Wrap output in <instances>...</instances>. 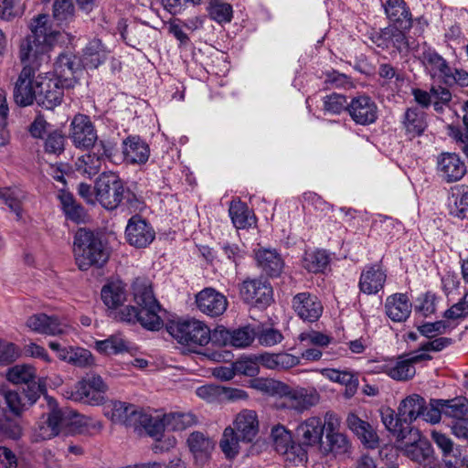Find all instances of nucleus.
<instances>
[{"instance_id": "obj_1", "label": "nucleus", "mask_w": 468, "mask_h": 468, "mask_svg": "<svg viewBox=\"0 0 468 468\" xmlns=\"http://www.w3.org/2000/svg\"><path fill=\"white\" fill-rule=\"evenodd\" d=\"M132 289L133 300L139 309L132 305L124 306L115 317L128 324L139 323L151 331L161 329L164 324L161 314L164 311L154 295L151 282L147 278L138 277L134 279Z\"/></svg>"}, {"instance_id": "obj_2", "label": "nucleus", "mask_w": 468, "mask_h": 468, "mask_svg": "<svg viewBox=\"0 0 468 468\" xmlns=\"http://www.w3.org/2000/svg\"><path fill=\"white\" fill-rule=\"evenodd\" d=\"M48 21L46 15H39L33 20L31 35L20 43L19 58L22 62L37 60L40 56L48 53L61 37L58 31L51 29Z\"/></svg>"}, {"instance_id": "obj_3", "label": "nucleus", "mask_w": 468, "mask_h": 468, "mask_svg": "<svg viewBox=\"0 0 468 468\" xmlns=\"http://www.w3.org/2000/svg\"><path fill=\"white\" fill-rule=\"evenodd\" d=\"M73 254L75 262L81 271H87L91 267L101 268L110 257V251L101 239L86 229H80L76 232Z\"/></svg>"}, {"instance_id": "obj_4", "label": "nucleus", "mask_w": 468, "mask_h": 468, "mask_svg": "<svg viewBox=\"0 0 468 468\" xmlns=\"http://www.w3.org/2000/svg\"><path fill=\"white\" fill-rule=\"evenodd\" d=\"M103 414L114 424L123 425L134 431L147 433L151 415L138 406L121 400H111L104 404Z\"/></svg>"}, {"instance_id": "obj_5", "label": "nucleus", "mask_w": 468, "mask_h": 468, "mask_svg": "<svg viewBox=\"0 0 468 468\" xmlns=\"http://www.w3.org/2000/svg\"><path fill=\"white\" fill-rule=\"evenodd\" d=\"M169 333L179 344L187 346L193 352L207 346L211 336L207 324L194 318L172 323Z\"/></svg>"}, {"instance_id": "obj_6", "label": "nucleus", "mask_w": 468, "mask_h": 468, "mask_svg": "<svg viewBox=\"0 0 468 468\" xmlns=\"http://www.w3.org/2000/svg\"><path fill=\"white\" fill-rule=\"evenodd\" d=\"M25 405L16 391L0 390V431L6 437L16 440L22 435L17 418L24 411Z\"/></svg>"}, {"instance_id": "obj_7", "label": "nucleus", "mask_w": 468, "mask_h": 468, "mask_svg": "<svg viewBox=\"0 0 468 468\" xmlns=\"http://www.w3.org/2000/svg\"><path fill=\"white\" fill-rule=\"evenodd\" d=\"M46 399L49 410L39 417L32 430V440L36 442L51 440L67 427V411L59 409L53 399Z\"/></svg>"}, {"instance_id": "obj_8", "label": "nucleus", "mask_w": 468, "mask_h": 468, "mask_svg": "<svg viewBox=\"0 0 468 468\" xmlns=\"http://www.w3.org/2000/svg\"><path fill=\"white\" fill-rule=\"evenodd\" d=\"M107 385L101 376L92 375L78 381L72 388L63 391V396L73 401L98 406L103 403Z\"/></svg>"}, {"instance_id": "obj_9", "label": "nucleus", "mask_w": 468, "mask_h": 468, "mask_svg": "<svg viewBox=\"0 0 468 468\" xmlns=\"http://www.w3.org/2000/svg\"><path fill=\"white\" fill-rule=\"evenodd\" d=\"M148 423L147 434L156 441H160L165 431H182L196 422V417L189 412H170L162 416L151 415Z\"/></svg>"}, {"instance_id": "obj_10", "label": "nucleus", "mask_w": 468, "mask_h": 468, "mask_svg": "<svg viewBox=\"0 0 468 468\" xmlns=\"http://www.w3.org/2000/svg\"><path fill=\"white\" fill-rule=\"evenodd\" d=\"M124 186L113 172L102 173L96 182V197L106 209L116 208L123 199Z\"/></svg>"}, {"instance_id": "obj_11", "label": "nucleus", "mask_w": 468, "mask_h": 468, "mask_svg": "<svg viewBox=\"0 0 468 468\" xmlns=\"http://www.w3.org/2000/svg\"><path fill=\"white\" fill-rule=\"evenodd\" d=\"M277 407L303 413L318 404L320 395L318 391L312 388H296L284 389Z\"/></svg>"}, {"instance_id": "obj_12", "label": "nucleus", "mask_w": 468, "mask_h": 468, "mask_svg": "<svg viewBox=\"0 0 468 468\" xmlns=\"http://www.w3.org/2000/svg\"><path fill=\"white\" fill-rule=\"evenodd\" d=\"M69 138L72 144L82 150L92 148L98 141V134L90 118L82 113L76 114L69 124Z\"/></svg>"}, {"instance_id": "obj_13", "label": "nucleus", "mask_w": 468, "mask_h": 468, "mask_svg": "<svg viewBox=\"0 0 468 468\" xmlns=\"http://www.w3.org/2000/svg\"><path fill=\"white\" fill-rule=\"evenodd\" d=\"M239 294L244 303L254 307H266L272 301V288L261 278L246 279L239 286Z\"/></svg>"}, {"instance_id": "obj_14", "label": "nucleus", "mask_w": 468, "mask_h": 468, "mask_svg": "<svg viewBox=\"0 0 468 468\" xmlns=\"http://www.w3.org/2000/svg\"><path fill=\"white\" fill-rule=\"evenodd\" d=\"M38 75L35 76V69L29 66L22 69L14 88V101L22 107L31 105L38 99L37 81Z\"/></svg>"}, {"instance_id": "obj_15", "label": "nucleus", "mask_w": 468, "mask_h": 468, "mask_svg": "<svg viewBox=\"0 0 468 468\" xmlns=\"http://www.w3.org/2000/svg\"><path fill=\"white\" fill-rule=\"evenodd\" d=\"M27 326L35 333L53 336L68 335L73 330L66 319L46 314L30 316L27 321Z\"/></svg>"}, {"instance_id": "obj_16", "label": "nucleus", "mask_w": 468, "mask_h": 468, "mask_svg": "<svg viewBox=\"0 0 468 468\" xmlns=\"http://www.w3.org/2000/svg\"><path fill=\"white\" fill-rule=\"evenodd\" d=\"M80 59L72 53H61L54 65V78L60 81L66 89L73 88L78 82V75L81 72Z\"/></svg>"}, {"instance_id": "obj_17", "label": "nucleus", "mask_w": 468, "mask_h": 468, "mask_svg": "<svg viewBox=\"0 0 468 468\" xmlns=\"http://www.w3.org/2000/svg\"><path fill=\"white\" fill-rule=\"evenodd\" d=\"M127 242L137 249L148 247L155 239L154 228L140 216H133L125 229Z\"/></svg>"}, {"instance_id": "obj_18", "label": "nucleus", "mask_w": 468, "mask_h": 468, "mask_svg": "<svg viewBox=\"0 0 468 468\" xmlns=\"http://www.w3.org/2000/svg\"><path fill=\"white\" fill-rule=\"evenodd\" d=\"M398 448L411 460L421 463L427 460L431 454V446L430 442L422 438L417 429H410L406 433V439L403 441H397Z\"/></svg>"}, {"instance_id": "obj_19", "label": "nucleus", "mask_w": 468, "mask_h": 468, "mask_svg": "<svg viewBox=\"0 0 468 468\" xmlns=\"http://www.w3.org/2000/svg\"><path fill=\"white\" fill-rule=\"evenodd\" d=\"M437 175L446 183L461 180L466 174V165L454 153H442L437 157Z\"/></svg>"}, {"instance_id": "obj_20", "label": "nucleus", "mask_w": 468, "mask_h": 468, "mask_svg": "<svg viewBox=\"0 0 468 468\" xmlns=\"http://www.w3.org/2000/svg\"><path fill=\"white\" fill-rule=\"evenodd\" d=\"M38 92L37 103L46 109H53L59 105L63 98V89L60 81L48 75H38L37 81Z\"/></svg>"}, {"instance_id": "obj_21", "label": "nucleus", "mask_w": 468, "mask_h": 468, "mask_svg": "<svg viewBox=\"0 0 468 468\" xmlns=\"http://www.w3.org/2000/svg\"><path fill=\"white\" fill-rule=\"evenodd\" d=\"M197 309L211 317H217L225 313L228 308V299L221 292L207 287L196 295Z\"/></svg>"}, {"instance_id": "obj_22", "label": "nucleus", "mask_w": 468, "mask_h": 468, "mask_svg": "<svg viewBox=\"0 0 468 468\" xmlns=\"http://www.w3.org/2000/svg\"><path fill=\"white\" fill-rule=\"evenodd\" d=\"M347 112L351 119L357 124L367 125L378 119V106L368 96L355 97L347 105Z\"/></svg>"}, {"instance_id": "obj_23", "label": "nucleus", "mask_w": 468, "mask_h": 468, "mask_svg": "<svg viewBox=\"0 0 468 468\" xmlns=\"http://www.w3.org/2000/svg\"><path fill=\"white\" fill-rule=\"evenodd\" d=\"M229 427L240 436L242 442H252L260 430L258 414L253 410L244 409L235 415Z\"/></svg>"}, {"instance_id": "obj_24", "label": "nucleus", "mask_w": 468, "mask_h": 468, "mask_svg": "<svg viewBox=\"0 0 468 468\" xmlns=\"http://www.w3.org/2000/svg\"><path fill=\"white\" fill-rule=\"evenodd\" d=\"M292 309L303 321L316 322L323 314V305L318 298L310 292L297 293L292 302Z\"/></svg>"}, {"instance_id": "obj_25", "label": "nucleus", "mask_w": 468, "mask_h": 468, "mask_svg": "<svg viewBox=\"0 0 468 468\" xmlns=\"http://www.w3.org/2000/svg\"><path fill=\"white\" fill-rule=\"evenodd\" d=\"M321 430V418L312 416L301 421L295 429V438L298 446L314 447L319 445L323 440Z\"/></svg>"}, {"instance_id": "obj_26", "label": "nucleus", "mask_w": 468, "mask_h": 468, "mask_svg": "<svg viewBox=\"0 0 468 468\" xmlns=\"http://www.w3.org/2000/svg\"><path fill=\"white\" fill-rule=\"evenodd\" d=\"M271 437L275 449L278 452L285 454L288 460H292L291 455L296 454V459L303 462L306 459V452L299 446H295L292 441V435L289 430L282 425H277L271 429Z\"/></svg>"}, {"instance_id": "obj_27", "label": "nucleus", "mask_w": 468, "mask_h": 468, "mask_svg": "<svg viewBox=\"0 0 468 468\" xmlns=\"http://www.w3.org/2000/svg\"><path fill=\"white\" fill-rule=\"evenodd\" d=\"M387 274L378 264L367 265L361 271L358 286L366 294H376L383 289Z\"/></svg>"}, {"instance_id": "obj_28", "label": "nucleus", "mask_w": 468, "mask_h": 468, "mask_svg": "<svg viewBox=\"0 0 468 468\" xmlns=\"http://www.w3.org/2000/svg\"><path fill=\"white\" fill-rule=\"evenodd\" d=\"M123 160L131 165H143L148 161L150 148L148 144L138 136H129L122 144Z\"/></svg>"}, {"instance_id": "obj_29", "label": "nucleus", "mask_w": 468, "mask_h": 468, "mask_svg": "<svg viewBox=\"0 0 468 468\" xmlns=\"http://www.w3.org/2000/svg\"><path fill=\"white\" fill-rule=\"evenodd\" d=\"M346 424L366 447L371 449L378 447V436L367 421L360 419L355 413H349L346 418Z\"/></svg>"}, {"instance_id": "obj_30", "label": "nucleus", "mask_w": 468, "mask_h": 468, "mask_svg": "<svg viewBox=\"0 0 468 468\" xmlns=\"http://www.w3.org/2000/svg\"><path fill=\"white\" fill-rule=\"evenodd\" d=\"M66 411L67 427H69L71 432L94 435L101 431L103 424L100 420L72 410Z\"/></svg>"}, {"instance_id": "obj_31", "label": "nucleus", "mask_w": 468, "mask_h": 468, "mask_svg": "<svg viewBox=\"0 0 468 468\" xmlns=\"http://www.w3.org/2000/svg\"><path fill=\"white\" fill-rule=\"evenodd\" d=\"M110 52L101 39L93 38L82 49V66L87 69H97L106 61Z\"/></svg>"}, {"instance_id": "obj_32", "label": "nucleus", "mask_w": 468, "mask_h": 468, "mask_svg": "<svg viewBox=\"0 0 468 468\" xmlns=\"http://www.w3.org/2000/svg\"><path fill=\"white\" fill-rule=\"evenodd\" d=\"M411 303L404 293H394L387 297L385 302L386 314L393 322L406 321L411 313Z\"/></svg>"}, {"instance_id": "obj_33", "label": "nucleus", "mask_w": 468, "mask_h": 468, "mask_svg": "<svg viewBox=\"0 0 468 468\" xmlns=\"http://www.w3.org/2000/svg\"><path fill=\"white\" fill-rule=\"evenodd\" d=\"M255 261L258 266L270 276H278L282 272L284 262L276 250L260 248L255 250Z\"/></svg>"}, {"instance_id": "obj_34", "label": "nucleus", "mask_w": 468, "mask_h": 468, "mask_svg": "<svg viewBox=\"0 0 468 468\" xmlns=\"http://www.w3.org/2000/svg\"><path fill=\"white\" fill-rule=\"evenodd\" d=\"M317 371L331 382L345 386L346 397L350 398L356 392L359 384L358 378L352 371L336 368H321Z\"/></svg>"}, {"instance_id": "obj_35", "label": "nucleus", "mask_w": 468, "mask_h": 468, "mask_svg": "<svg viewBox=\"0 0 468 468\" xmlns=\"http://www.w3.org/2000/svg\"><path fill=\"white\" fill-rule=\"evenodd\" d=\"M423 410H425V399L418 394H412L401 400L398 408V415L406 426H410L420 417Z\"/></svg>"}, {"instance_id": "obj_36", "label": "nucleus", "mask_w": 468, "mask_h": 468, "mask_svg": "<svg viewBox=\"0 0 468 468\" xmlns=\"http://www.w3.org/2000/svg\"><path fill=\"white\" fill-rule=\"evenodd\" d=\"M261 365L271 370H286L300 365V357L289 353H268L259 355Z\"/></svg>"}, {"instance_id": "obj_37", "label": "nucleus", "mask_w": 468, "mask_h": 468, "mask_svg": "<svg viewBox=\"0 0 468 468\" xmlns=\"http://www.w3.org/2000/svg\"><path fill=\"white\" fill-rule=\"evenodd\" d=\"M101 296L108 309L116 310L127 300L125 284L121 281L111 282L101 288Z\"/></svg>"}, {"instance_id": "obj_38", "label": "nucleus", "mask_w": 468, "mask_h": 468, "mask_svg": "<svg viewBox=\"0 0 468 468\" xmlns=\"http://www.w3.org/2000/svg\"><path fill=\"white\" fill-rule=\"evenodd\" d=\"M187 446L197 463L206 462L214 450V442L202 432H192L187 438Z\"/></svg>"}, {"instance_id": "obj_39", "label": "nucleus", "mask_w": 468, "mask_h": 468, "mask_svg": "<svg viewBox=\"0 0 468 468\" xmlns=\"http://www.w3.org/2000/svg\"><path fill=\"white\" fill-rule=\"evenodd\" d=\"M421 61L432 79L443 81L451 69L446 60L431 48H427L422 52Z\"/></svg>"}, {"instance_id": "obj_40", "label": "nucleus", "mask_w": 468, "mask_h": 468, "mask_svg": "<svg viewBox=\"0 0 468 468\" xmlns=\"http://www.w3.org/2000/svg\"><path fill=\"white\" fill-rule=\"evenodd\" d=\"M402 125L410 138L421 135L427 127L425 112L418 108H409L404 113Z\"/></svg>"}, {"instance_id": "obj_41", "label": "nucleus", "mask_w": 468, "mask_h": 468, "mask_svg": "<svg viewBox=\"0 0 468 468\" xmlns=\"http://www.w3.org/2000/svg\"><path fill=\"white\" fill-rule=\"evenodd\" d=\"M381 421L388 431H390L397 439V441H403L406 439V433L412 429L406 426L400 416H396L395 411L389 407L380 409Z\"/></svg>"}, {"instance_id": "obj_42", "label": "nucleus", "mask_w": 468, "mask_h": 468, "mask_svg": "<svg viewBox=\"0 0 468 468\" xmlns=\"http://www.w3.org/2000/svg\"><path fill=\"white\" fill-rule=\"evenodd\" d=\"M383 371L391 378L396 380H407L415 376V367L409 358L399 357L391 360L383 367Z\"/></svg>"}, {"instance_id": "obj_43", "label": "nucleus", "mask_w": 468, "mask_h": 468, "mask_svg": "<svg viewBox=\"0 0 468 468\" xmlns=\"http://www.w3.org/2000/svg\"><path fill=\"white\" fill-rule=\"evenodd\" d=\"M94 347L102 355H119L130 351V343L121 334H115L104 340H96Z\"/></svg>"}, {"instance_id": "obj_44", "label": "nucleus", "mask_w": 468, "mask_h": 468, "mask_svg": "<svg viewBox=\"0 0 468 468\" xmlns=\"http://www.w3.org/2000/svg\"><path fill=\"white\" fill-rule=\"evenodd\" d=\"M102 159L101 155L94 152L84 154L75 161V170L81 176L91 178L101 169Z\"/></svg>"}, {"instance_id": "obj_45", "label": "nucleus", "mask_w": 468, "mask_h": 468, "mask_svg": "<svg viewBox=\"0 0 468 468\" xmlns=\"http://www.w3.org/2000/svg\"><path fill=\"white\" fill-rule=\"evenodd\" d=\"M229 217L235 228L247 229L255 224V218L246 204L232 201L229 208Z\"/></svg>"}, {"instance_id": "obj_46", "label": "nucleus", "mask_w": 468, "mask_h": 468, "mask_svg": "<svg viewBox=\"0 0 468 468\" xmlns=\"http://www.w3.org/2000/svg\"><path fill=\"white\" fill-rule=\"evenodd\" d=\"M23 198L22 191L16 187L0 188V201L6 205L9 210L16 215L17 221L23 219V209L21 207Z\"/></svg>"}, {"instance_id": "obj_47", "label": "nucleus", "mask_w": 468, "mask_h": 468, "mask_svg": "<svg viewBox=\"0 0 468 468\" xmlns=\"http://www.w3.org/2000/svg\"><path fill=\"white\" fill-rule=\"evenodd\" d=\"M438 404L441 406L442 413L450 418L460 420H468V399L463 397L450 400L439 399Z\"/></svg>"}, {"instance_id": "obj_48", "label": "nucleus", "mask_w": 468, "mask_h": 468, "mask_svg": "<svg viewBox=\"0 0 468 468\" xmlns=\"http://www.w3.org/2000/svg\"><path fill=\"white\" fill-rule=\"evenodd\" d=\"M63 361L80 368H87L95 365V359L90 351L72 346H67Z\"/></svg>"}, {"instance_id": "obj_49", "label": "nucleus", "mask_w": 468, "mask_h": 468, "mask_svg": "<svg viewBox=\"0 0 468 468\" xmlns=\"http://www.w3.org/2000/svg\"><path fill=\"white\" fill-rule=\"evenodd\" d=\"M37 369L30 364H17L8 368L5 374L6 379L15 384H30L36 378Z\"/></svg>"}, {"instance_id": "obj_50", "label": "nucleus", "mask_w": 468, "mask_h": 468, "mask_svg": "<svg viewBox=\"0 0 468 468\" xmlns=\"http://www.w3.org/2000/svg\"><path fill=\"white\" fill-rule=\"evenodd\" d=\"M207 10L210 19L218 24L229 23L233 17L232 5L221 0H211Z\"/></svg>"}, {"instance_id": "obj_51", "label": "nucleus", "mask_w": 468, "mask_h": 468, "mask_svg": "<svg viewBox=\"0 0 468 468\" xmlns=\"http://www.w3.org/2000/svg\"><path fill=\"white\" fill-rule=\"evenodd\" d=\"M240 442V436L228 426L223 431L219 447L227 458L232 459L239 454Z\"/></svg>"}, {"instance_id": "obj_52", "label": "nucleus", "mask_w": 468, "mask_h": 468, "mask_svg": "<svg viewBox=\"0 0 468 468\" xmlns=\"http://www.w3.org/2000/svg\"><path fill=\"white\" fill-rule=\"evenodd\" d=\"M329 262V257L324 250L306 251L303 260V267L311 272L323 271Z\"/></svg>"}, {"instance_id": "obj_53", "label": "nucleus", "mask_w": 468, "mask_h": 468, "mask_svg": "<svg viewBox=\"0 0 468 468\" xmlns=\"http://www.w3.org/2000/svg\"><path fill=\"white\" fill-rule=\"evenodd\" d=\"M250 387L264 395L273 396L287 388V386L271 378H258L250 381Z\"/></svg>"}, {"instance_id": "obj_54", "label": "nucleus", "mask_w": 468, "mask_h": 468, "mask_svg": "<svg viewBox=\"0 0 468 468\" xmlns=\"http://www.w3.org/2000/svg\"><path fill=\"white\" fill-rule=\"evenodd\" d=\"M261 365L259 355L241 356L234 362L237 374L248 377H254L258 375Z\"/></svg>"}, {"instance_id": "obj_55", "label": "nucleus", "mask_w": 468, "mask_h": 468, "mask_svg": "<svg viewBox=\"0 0 468 468\" xmlns=\"http://www.w3.org/2000/svg\"><path fill=\"white\" fill-rule=\"evenodd\" d=\"M455 325L452 324L451 320L437 321L434 323H425L418 327L419 332L428 337L433 338L438 335L445 334L451 331Z\"/></svg>"}, {"instance_id": "obj_56", "label": "nucleus", "mask_w": 468, "mask_h": 468, "mask_svg": "<svg viewBox=\"0 0 468 468\" xmlns=\"http://www.w3.org/2000/svg\"><path fill=\"white\" fill-rule=\"evenodd\" d=\"M256 337V332L250 326H244L231 331L230 346L243 348L251 345Z\"/></svg>"}, {"instance_id": "obj_57", "label": "nucleus", "mask_w": 468, "mask_h": 468, "mask_svg": "<svg viewBox=\"0 0 468 468\" xmlns=\"http://www.w3.org/2000/svg\"><path fill=\"white\" fill-rule=\"evenodd\" d=\"M298 339L305 346H314L317 348L327 346L332 342V337L314 330L301 333Z\"/></svg>"}, {"instance_id": "obj_58", "label": "nucleus", "mask_w": 468, "mask_h": 468, "mask_svg": "<svg viewBox=\"0 0 468 468\" xmlns=\"http://www.w3.org/2000/svg\"><path fill=\"white\" fill-rule=\"evenodd\" d=\"M347 103L345 96L332 93L324 98V110L331 114H339L344 110L347 111Z\"/></svg>"}, {"instance_id": "obj_59", "label": "nucleus", "mask_w": 468, "mask_h": 468, "mask_svg": "<svg viewBox=\"0 0 468 468\" xmlns=\"http://www.w3.org/2000/svg\"><path fill=\"white\" fill-rule=\"evenodd\" d=\"M20 356L21 351L16 345L0 338V365L10 364L18 359Z\"/></svg>"}, {"instance_id": "obj_60", "label": "nucleus", "mask_w": 468, "mask_h": 468, "mask_svg": "<svg viewBox=\"0 0 468 468\" xmlns=\"http://www.w3.org/2000/svg\"><path fill=\"white\" fill-rule=\"evenodd\" d=\"M468 315V292L462 299L445 311L444 317L448 320H458Z\"/></svg>"}, {"instance_id": "obj_61", "label": "nucleus", "mask_w": 468, "mask_h": 468, "mask_svg": "<svg viewBox=\"0 0 468 468\" xmlns=\"http://www.w3.org/2000/svg\"><path fill=\"white\" fill-rule=\"evenodd\" d=\"M326 439L329 444V451L335 455L348 452L351 447L347 437L341 432L330 435V437Z\"/></svg>"}, {"instance_id": "obj_62", "label": "nucleus", "mask_w": 468, "mask_h": 468, "mask_svg": "<svg viewBox=\"0 0 468 468\" xmlns=\"http://www.w3.org/2000/svg\"><path fill=\"white\" fill-rule=\"evenodd\" d=\"M385 12L392 21H399L402 17L407 18L409 15L403 0H388Z\"/></svg>"}, {"instance_id": "obj_63", "label": "nucleus", "mask_w": 468, "mask_h": 468, "mask_svg": "<svg viewBox=\"0 0 468 468\" xmlns=\"http://www.w3.org/2000/svg\"><path fill=\"white\" fill-rule=\"evenodd\" d=\"M340 418L335 413L328 411L324 414V419L321 418L322 433L325 432L326 438L330 435L338 434L340 433Z\"/></svg>"}, {"instance_id": "obj_64", "label": "nucleus", "mask_w": 468, "mask_h": 468, "mask_svg": "<svg viewBox=\"0 0 468 468\" xmlns=\"http://www.w3.org/2000/svg\"><path fill=\"white\" fill-rule=\"evenodd\" d=\"M431 104L436 112H441L444 105H447L452 100V93L444 87L431 88Z\"/></svg>"}]
</instances>
